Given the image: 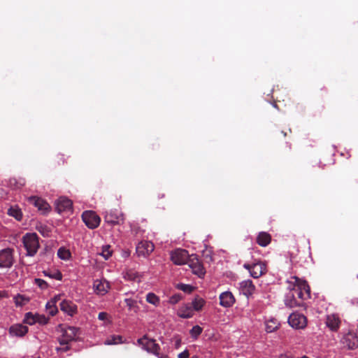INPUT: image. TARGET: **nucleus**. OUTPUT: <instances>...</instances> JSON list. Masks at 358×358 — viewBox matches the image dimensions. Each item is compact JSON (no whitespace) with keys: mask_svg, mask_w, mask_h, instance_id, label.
Segmentation results:
<instances>
[{"mask_svg":"<svg viewBox=\"0 0 358 358\" xmlns=\"http://www.w3.org/2000/svg\"><path fill=\"white\" fill-rule=\"evenodd\" d=\"M289 280L292 281L291 289L296 298L301 301V304L303 301L310 298V287L306 281L301 280L296 276L292 277Z\"/></svg>","mask_w":358,"mask_h":358,"instance_id":"1","label":"nucleus"},{"mask_svg":"<svg viewBox=\"0 0 358 358\" xmlns=\"http://www.w3.org/2000/svg\"><path fill=\"white\" fill-rule=\"evenodd\" d=\"M22 243L27 256L33 257L36 254L40 245L36 233H27L22 237Z\"/></svg>","mask_w":358,"mask_h":358,"instance_id":"2","label":"nucleus"},{"mask_svg":"<svg viewBox=\"0 0 358 358\" xmlns=\"http://www.w3.org/2000/svg\"><path fill=\"white\" fill-rule=\"evenodd\" d=\"M14 262L13 249L7 248L0 250V268H10Z\"/></svg>","mask_w":358,"mask_h":358,"instance_id":"3","label":"nucleus"},{"mask_svg":"<svg viewBox=\"0 0 358 358\" xmlns=\"http://www.w3.org/2000/svg\"><path fill=\"white\" fill-rule=\"evenodd\" d=\"M82 220L85 225L91 229L97 228L101 222L100 217L93 210H85L82 214Z\"/></svg>","mask_w":358,"mask_h":358,"instance_id":"4","label":"nucleus"},{"mask_svg":"<svg viewBox=\"0 0 358 358\" xmlns=\"http://www.w3.org/2000/svg\"><path fill=\"white\" fill-rule=\"evenodd\" d=\"M192 306L193 308L188 305L181 306L177 311L178 315L182 318L191 317L193 315L194 310H199L201 309V301L200 300L195 299L192 301Z\"/></svg>","mask_w":358,"mask_h":358,"instance_id":"5","label":"nucleus"},{"mask_svg":"<svg viewBox=\"0 0 358 358\" xmlns=\"http://www.w3.org/2000/svg\"><path fill=\"white\" fill-rule=\"evenodd\" d=\"M137 343L138 345H141L145 350L156 356H159L160 347L156 343L155 340L149 339L146 336H144L143 338L138 339Z\"/></svg>","mask_w":358,"mask_h":358,"instance_id":"6","label":"nucleus"},{"mask_svg":"<svg viewBox=\"0 0 358 358\" xmlns=\"http://www.w3.org/2000/svg\"><path fill=\"white\" fill-rule=\"evenodd\" d=\"M288 323L292 328L300 329L306 327L307 320L302 313L294 312L289 316Z\"/></svg>","mask_w":358,"mask_h":358,"instance_id":"7","label":"nucleus"},{"mask_svg":"<svg viewBox=\"0 0 358 358\" xmlns=\"http://www.w3.org/2000/svg\"><path fill=\"white\" fill-rule=\"evenodd\" d=\"M341 343L347 349L355 350L358 348V336L354 331H349L343 334Z\"/></svg>","mask_w":358,"mask_h":358,"instance_id":"8","label":"nucleus"},{"mask_svg":"<svg viewBox=\"0 0 358 358\" xmlns=\"http://www.w3.org/2000/svg\"><path fill=\"white\" fill-rule=\"evenodd\" d=\"M243 267L249 271L250 275L254 278H258L266 271V264L262 262H258L252 264H245Z\"/></svg>","mask_w":358,"mask_h":358,"instance_id":"9","label":"nucleus"},{"mask_svg":"<svg viewBox=\"0 0 358 358\" xmlns=\"http://www.w3.org/2000/svg\"><path fill=\"white\" fill-rule=\"evenodd\" d=\"M189 258L187 251L183 249L178 248L171 252V259L175 264H187Z\"/></svg>","mask_w":358,"mask_h":358,"instance_id":"10","label":"nucleus"},{"mask_svg":"<svg viewBox=\"0 0 358 358\" xmlns=\"http://www.w3.org/2000/svg\"><path fill=\"white\" fill-rule=\"evenodd\" d=\"M55 209L59 214L71 213L73 209L72 201L67 197L61 196L55 201Z\"/></svg>","mask_w":358,"mask_h":358,"instance_id":"11","label":"nucleus"},{"mask_svg":"<svg viewBox=\"0 0 358 358\" xmlns=\"http://www.w3.org/2000/svg\"><path fill=\"white\" fill-rule=\"evenodd\" d=\"M154 249V244L151 241H141L136 245V252L138 257H147Z\"/></svg>","mask_w":358,"mask_h":358,"instance_id":"12","label":"nucleus"},{"mask_svg":"<svg viewBox=\"0 0 358 358\" xmlns=\"http://www.w3.org/2000/svg\"><path fill=\"white\" fill-rule=\"evenodd\" d=\"M78 329L74 327H68L64 329L62 336L59 338L60 345L69 344L76 338Z\"/></svg>","mask_w":358,"mask_h":358,"instance_id":"13","label":"nucleus"},{"mask_svg":"<svg viewBox=\"0 0 358 358\" xmlns=\"http://www.w3.org/2000/svg\"><path fill=\"white\" fill-rule=\"evenodd\" d=\"M27 201L44 214L48 213L50 210L48 203L41 197L31 196L27 198Z\"/></svg>","mask_w":358,"mask_h":358,"instance_id":"14","label":"nucleus"},{"mask_svg":"<svg viewBox=\"0 0 358 358\" xmlns=\"http://www.w3.org/2000/svg\"><path fill=\"white\" fill-rule=\"evenodd\" d=\"M287 283L289 285L287 287L289 291L285 294V296L284 301L285 306L289 308L301 306V301L296 298L295 294L293 293V291L291 289V284L292 283V281L287 280Z\"/></svg>","mask_w":358,"mask_h":358,"instance_id":"15","label":"nucleus"},{"mask_svg":"<svg viewBox=\"0 0 358 358\" xmlns=\"http://www.w3.org/2000/svg\"><path fill=\"white\" fill-rule=\"evenodd\" d=\"M93 288L96 294L103 296L108 292L110 287L106 280L96 279L93 282Z\"/></svg>","mask_w":358,"mask_h":358,"instance_id":"16","label":"nucleus"},{"mask_svg":"<svg viewBox=\"0 0 358 358\" xmlns=\"http://www.w3.org/2000/svg\"><path fill=\"white\" fill-rule=\"evenodd\" d=\"M220 305L224 308H229L231 307L236 300L233 294L229 291L223 292L220 294Z\"/></svg>","mask_w":358,"mask_h":358,"instance_id":"17","label":"nucleus"},{"mask_svg":"<svg viewBox=\"0 0 358 358\" xmlns=\"http://www.w3.org/2000/svg\"><path fill=\"white\" fill-rule=\"evenodd\" d=\"M239 290L241 294L248 298L254 293L255 287L251 280H245L239 283Z\"/></svg>","mask_w":358,"mask_h":358,"instance_id":"18","label":"nucleus"},{"mask_svg":"<svg viewBox=\"0 0 358 358\" xmlns=\"http://www.w3.org/2000/svg\"><path fill=\"white\" fill-rule=\"evenodd\" d=\"M60 309L70 316L74 315L78 311L77 306L73 301L66 299L60 303Z\"/></svg>","mask_w":358,"mask_h":358,"instance_id":"19","label":"nucleus"},{"mask_svg":"<svg viewBox=\"0 0 358 358\" xmlns=\"http://www.w3.org/2000/svg\"><path fill=\"white\" fill-rule=\"evenodd\" d=\"M8 331L11 336L23 337L28 332V327L21 324H15L9 328Z\"/></svg>","mask_w":358,"mask_h":358,"instance_id":"20","label":"nucleus"},{"mask_svg":"<svg viewBox=\"0 0 358 358\" xmlns=\"http://www.w3.org/2000/svg\"><path fill=\"white\" fill-rule=\"evenodd\" d=\"M122 220V215L116 210H111L109 212H106L105 215V221L111 224H119Z\"/></svg>","mask_w":358,"mask_h":358,"instance_id":"21","label":"nucleus"},{"mask_svg":"<svg viewBox=\"0 0 358 358\" xmlns=\"http://www.w3.org/2000/svg\"><path fill=\"white\" fill-rule=\"evenodd\" d=\"M340 319L334 315H327L326 320V325L332 331H337L340 327Z\"/></svg>","mask_w":358,"mask_h":358,"instance_id":"22","label":"nucleus"},{"mask_svg":"<svg viewBox=\"0 0 358 358\" xmlns=\"http://www.w3.org/2000/svg\"><path fill=\"white\" fill-rule=\"evenodd\" d=\"M203 248H203V264L204 263L210 264L213 261V251L212 250V248L209 247L206 244H203ZM205 272L206 271L203 270V276L204 275Z\"/></svg>","mask_w":358,"mask_h":358,"instance_id":"23","label":"nucleus"},{"mask_svg":"<svg viewBox=\"0 0 358 358\" xmlns=\"http://www.w3.org/2000/svg\"><path fill=\"white\" fill-rule=\"evenodd\" d=\"M123 276L127 280L140 282L143 275L134 270L129 269L124 273Z\"/></svg>","mask_w":358,"mask_h":358,"instance_id":"24","label":"nucleus"},{"mask_svg":"<svg viewBox=\"0 0 358 358\" xmlns=\"http://www.w3.org/2000/svg\"><path fill=\"white\" fill-rule=\"evenodd\" d=\"M271 241L270 234L265 231H261L259 233L257 237V243L262 247L267 246Z\"/></svg>","mask_w":358,"mask_h":358,"instance_id":"25","label":"nucleus"},{"mask_svg":"<svg viewBox=\"0 0 358 358\" xmlns=\"http://www.w3.org/2000/svg\"><path fill=\"white\" fill-rule=\"evenodd\" d=\"M7 214L10 217H13L17 221H21L22 220V212L17 206H10L8 209Z\"/></svg>","mask_w":358,"mask_h":358,"instance_id":"26","label":"nucleus"},{"mask_svg":"<svg viewBox=\"0 0 358 358\" xmlns=\"http://www.w3.org/2000/svg\"><path fill=\"white\" fill-rule=\"evenodd\" d=\"M29 301V296L24 294H18L13 296V301L17 307H22L27 304Z\"/></svg>","mask_w":358,"mask_h":358,"instance_id":"27","label":"nucleus"},{"mask_svg":"<svg viewBox=\"0 0 358 358\" xmlns=\"http://www.w3.org/2000/svg\"><path fill=\"white\" fill-rule=\"evenodd\" d=\"M45 276L57 280H62V274L58 269H47L43 271Z\"/></svg>","mask_w":358,"mask_h":358,"instance_id":"28","label":"nucleus"},{"mask_svg":"<svg viewBox=\"0 0 358 358\" xmlns=\"http://www.w3.org/2000/svg\"><path fill=\"white\" fill-rule=\"evenodd\" d=\"M146 301L148 303L153 305L155 307H158L160 304V299L153 292H149L145 296Z\"/></svg>","mask_w":358,"mask_h":358,"instance_id":"29","label":"nucleus"},{"mask_svg":"<svg viewBox=\"0 0 358 358\" xmlns=\"http://www.w3.org/2000/svg\"><path fill=\"white\" fill-rule=\"evenodd\" d=\"M123 343V337L120 335H112L104 341V344L108 345H117Z\"/></svg>","mask_w":358,"mask_h":358,"instance_id":"30","label":"nucleus"},{"mask_svg":"<svg viewBox=\"0 0 358 358\" xmlns=\"http://www.w3.org/2000/svg\"><path fill=\"white\" fill-rule=\"evenodd\" d=\"M279 325L278 322L275 319H271L266 322L265 329L268 333H272L278 329Z\"/></svg>","mask_w":358,"mask_h":358,"instance_id":"31","label":"nucleus"},{"mask_svg":"<svg viewBox=\"0 0 358 358\" xmlns=\"http://www.w3.org/2000/svg\"><path fill=\"white\" fill-rule=\"evenodd\" d=\"M57 256L59 259L66 261L70 259L71 254L69 250L66 249L64 247H61L57 250Z\"/></svg>","mask_w":358,"mask_h":358,"instance_id":"32","label":"nucleus"},{"mask_svg":"<svg viewBox=\"0 0 358 358\" xmlns=\"http://www.w3.org/2000/svg\"><path fill=\"white\" fill-rule=\"evenodd\" d=\"M124 303L129 310H134L135 313L138 311V306L136 300L131 298H126L124 299Z\"/></svg>","mask_w":358,"mask_h":358,"instance_id":"33","label":"nucleus"},{"mask_svg":"<svg viewBox=\"0 0 358 358\" xmlns=\"http://www.w3.org/2000/svg\"><path fill=\"white\" fill-rule=\"evenodd\" d=\"M37 231L44 237H48L50 234V229L47 226L39 224L36 226Z\"/></svg>","mask_w":358,"mask_h":358,"instance_id":"34","label":"nucleus"},{"mask_svg":"<svg viewBox=\"0 0 358 358\" xmlns=\"http://www.w3.org/2000/svg\"><path fill=\"white\" fill-rule=\"evenodd\" d=\"M176 287L177 289L187 294L191 293L194 289V287L193 286L183 283H178L176 285Z\"/></svg>","mask_w":358,"mask_h":358,"instance_id":"35","label":"nucleus"},{"mask_svg":"<svg viewBox=\"0 0 358 358\" xmlns=\"http://www.w3.org/2000/svg\"><path fill=\"white\" fill-rule=\"evenodd\" d=\"M45 308L48 313L52 316L55 315L58 312L57 307L55 304L53 303V302L48 301L45 305Z\"/></svg>","mask_w":358,"mask_h":358,"instance_id":"36","label":"nucleus"},{"mask_svg":"<svg viewBox=\"0 0 358 358\" xmlns=\"http://www.w3.org/2000/svg\"><path fill=\"white\" fill-rule=\"evenodd\" d=\"M35 316L36 314H33L31 312L27 313L24 315V322L29 325H33L36 324Z\"/></svg>","mask_w":358,"mask_h":358,"instance_id":"37","label":"nucleus"},{"mask_svg":"<svg viewBox=\"0 0 358 358\" xmlns=\"http://www.w3.org/2000/svg\"><path fill=\"white\" fill-rule=\"evenodd\" d=\"M100 255L106 259H108L112 255V250H110V246L107 245H104L102 248L101 252Z\"/></svg>","mask_w":358,"mask_h":358,"instance_id":"38","label":"nucleus"},{"mask_svg":"<svg viewBox=\"0 0 358 358\" xmlns=\"http://www.w3.org/2000/svg\"><path fill=\"white\" fill-rule=\"evenodd\" d=\"M35 319L36 323H38L42 325L47 324L48 322V318H47L44 315L36 314Z\"/></svg>","mask_w":358,"mask_h":358,"instance_id":"39","label":"nucleus"},{"mask_svg":"<svg viewBox=\"0 0 358 358\" xmlns=\"http://www.w3.org/2000/svg\"><path fill=\"white\" fill-rule=\"evenodd\" d=\"M204 329L206 331L205 336L208 339H212L214 337L215 330L213 329H210L208 326H206L203 324V330Z\"/></svg>","mask_w":358,"mask_h":358,"instance_id":"40","label":"nucleus"},{"mask_svg":"<svg viewBox=\"0 0 358 358\" xmlns=\"http://www.w3.org/2000/svg\"><path fill=\"white\" fill-rule=\"evenodd\" d=\"M34 283L42 289H45L48 287V283L45 280L40 278H35Z\"/></svg>","mask_w":358,"mask_h":358,"instance_id":"41","label":"nucleus"},{"mask_svg":"<svg viewBox=\"0 0 358 358\" xmlns=\"http://www.w3.org/2000/svg\"><path fill=\"white\" fill-rule=\"evenodd\" d=\"M98 319L99 320L104 321L106 324H110L111 322L110 320L109 319L108 314L106 312H101L98 315Z\"/></svg>","mask_w":358,"mask_h":358,"instance_id":"42","label":"nucleus"},{"mask_svg":"<svg viewBox=\"0 0 358 358\" xmlns=\"http://www.w3.org/2000/svg\"><path fill=\"white\" fill-rule=\"evenodd\" d=\"M197 260V263L199 264L198 266H192V264H190L189 266L192 267V272L197 275L199 277H201V266L199 262L198 259Z\"/></svg>","mask_w":358,"mask_h":358,"instance_id":"43","label":"nucleus"},{"mask_svg":"<svg viewBox=\"0 0 358 358\" xmlns=\"http://www.w3.org/2000/svg\"><path fill=\"white\" fill-rule=\"evenodd\" d=\"M181 299H182V296L180 294H174L170 297L169 302L171 304H176L178 301H180L181 300Z\"/></svg>","mask_w":358,"mask_h":358,"instance_id":"44","label":"nucleus"},{"mask_svg":"<svg viewBox=\"0 0 358 358\" xmlns=\"http://www.w3.org/2000/svg\"><path fill=\"white\" fill-rule=\"evenodd\" d=\"M201 333V328L199 326H196L191 330L192 336L197 337Z\"/></svg>","mask_w":358,"mask_h":358,"instance_id":"45","label":"nucleus"},{"mask_svg":"<svg viewBox=\"0 0 358 358\" xmlns=\"http://www.w3.org/2000/svg\"><path fill=\"white\" fill-rule=\"evenodd\" d=\"M57 351L59 352H66L69 349V344L60 345V347H57Z\"/></svg>","mask_w":358,"mask_h":358,"instance_id":"46","label":"nucleus"},{"mask_svg":"<svg viewBox=\"0 0 358 358\" xmlns=\"http://www.w3.org/2000/svg\"><path fill=\"white\" fill-rule=\"evenodd\" d=\"M60 299H61V295L58 294V295L55 296L52 299H51L49 301V302H53V303L56 305V303L60 300Z\"/></svg>","mask_w":358,"mask_h":358,"instance_id":"47","label":"nucleus"},{"mask_svg":"<svg viewBox=\"0 0 358 358\" xmlns=\"http://www.w3.org/2000/svg\"><path fill=\"white\" fill-rule=\"evenodd\" d=\"M188 357H189L188 350H185L178 355V358H188Z\"/></svg>","mask_w":358,"mask_h":358,"instance_id":"48","label":"nucleus"},{"mask_svg":"<svg viewBox=\"0 0 358 358\" xmlns=\"http://www.w3.org/2000/svg\"><path fill=\"white\" fill-rule=\"evenodd\" d=\"M180 340H177V341H176V348H178V347H179V345H180Z\"/></svg>","mask_w":358,"mask_h":358,"instance_id":"49","label":"nucleus"},{"mask_svg":"<svg viewBox=\"0 0 358 358\" xmlns=\"http://www.w3.org/2000/svg\"><path fill=\"white\" fill-rule=\"evenodd\" d=\"M270 103L272 105V106L275 108H278V105L274 102V103H271L270 102Z\"/></svg>","mask_w":358,"mask_h":358,"instance_id":"50","label":"nucleus"},{"mask_svg":"<svg viewBox=\"0 0 358 358\" xmlns=\"http://www.w3.org/2000/svg\"><path fill=\"white\" fill-rule=\"evenodd\" d=\"M286 145L289 148V149H291V143L289 142H286Z\"/></svg>","mask_w":358,"mask_h":358,"instance_id":"51","label":"nucleus"},{"mask_svg":"<svg viewBox=\"0 0 358 358\" xmlns=\"http://www.w3.org/2000/svg\"><path fill=\"white\" fill-rule=\"evenodd\" d=\"M215 294H214V292H213L212 294H210V296H209L210 298H215Z\"/></svg>","mask_w":358,"mask_h":358,"instance_id":"52","label":"nucleus"},{"mask_svg":"<svg viewBox=\"0 0 358 358\" xmlns=\"http://www.w3.org/2000/svg\"><path fill=\"white\" fill-rule=\"evenodd\" d=\"M281 134L284 136H287V133L284 131H281Z\"/></svg>","mask_w":358,"mask_h":358,"instance_id":"53","label":"nucleus"},{"mask_svg":"<svg viewBox=\"0 0 358 358\" xmlns=\"http://www.w3.org/2000/svg\"><path fill=\"white\" fill-rule=\"evenodd\" d=\"M273 92V89H272L270 92L268 94V96H271Z\"/></svg>","mask_w":358,"mask_h":358,"instance_id":"54","label":"nucleus"},{"mask_svg":"<svg viewBox=\"0 0 358 358\" xmlns=\"http://www.w3.org/2000/svg\"><path fill=\"white\" fill-rule=\"evenodd\" d=\"M157 357H158L159 358H168L167 357H161V356H159H159H157Z\"/></svg>","mask_w":358,"mask_h":358,"instance_id":"55","label":"nucleus"},{"mask_svg":"<svg viewBox=\"0 0 358 358\" xmlns=\"http://www.w3.org/2000/svg\"><path fill=\"white\" fill-rule=\"evenodd\" d=\"M332 147H333V148H334V149H336V146L335 145H334V144L332 145Z\"/></svg>","mask_w":358,"mask_h":358,"instance_id":"56","label":"nucleus"},{"mask_svg":"<svg viewBox=\"0 0 358 358\" xmlns=\"http://www.w3.org/2000/svg\"><path fill=\"white\" fill-rule=\"evenodd\" d=\"M319 166H322V162H319Z\"/></svg>","mask_w":358,"mask_h":358,"instance_id":"57","label":"nucleus"},{"mask_svg":"<svg viewBox=\"0 0 358 358\" xmlns=\"http://www.w3.org/2000/svg\"><path fill=\"white\" fill-rule=\"evenodd\" d=\"M191 358H198V357L197 356H193Z\"/></svg>","mask_w":358,"mask_h":358,"instance_id":"58","label":"nucleus"}]
</instances>
